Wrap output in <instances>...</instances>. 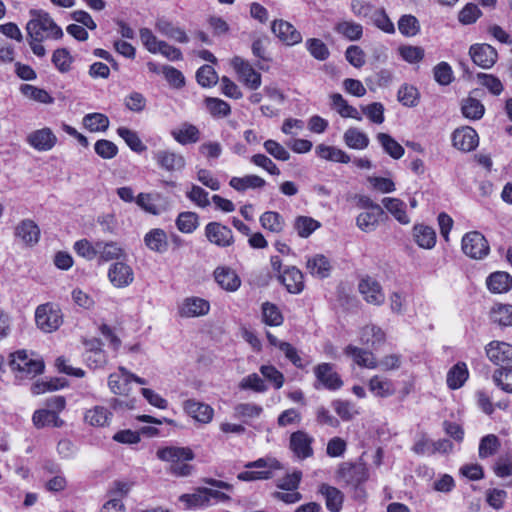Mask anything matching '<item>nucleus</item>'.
<instances>
[{
    "mask_svg": "<svg viewBox=\"0 0 512 512\" xmlns=\"http://www.w3.org/2000/svg\"><path fill=\"white\" fill-rule=\"evenodd\" d=\"M157 458L170 463L169 471L178 477L189 476L193 466L188 461L194 459V453L189 447L168 446L158 449Z\"/></svg>",
    "mask_w": 512,
    "mask_h": 512,
    "instance_id": "1",
    "label": "nucleus"
},
{
    "mask_svg": "<svg viewBox=\"0 0 512 512\" xmlns=\"http://www.w3.org/2000/svg\"><path fill=\"white\" fill-rule=\"evenodd\" d=\"M32 18L26 25L29 38L35 40L60 39L63 37L62 29L54 22L47 12L32 10Z\"/></svg>",
    "mask_w": 512,
    "mask_h": 512,
    "instance_id": "2",
    "label": "nucleus"
},
{
    "mask_svg": "<svg viewBox=\"0 0 512 512\" xmlns=\"http://www.w3.org/2000/svg\"><path fill=\"white\" fill-rule=\"evenodd\" d=\"M247 469H262L259 471H244L238 474L237 478L241 481L267 480L273 477L274 470L283 469L282 464L272 457L259 458L256 461L245 464Z\"/></svg>",
    "mask_w": 512,
    "mask_h": 512,
    "instance_id": "3",
    "label": "nucleus"
},
{
    "mask_svg": "<svg viewBox=\"0 0 512 512\" xmlns=\"http://www.w3.org/2000/svg\"><path fill=\"white\" fill-rule=\"evenodd\" d=\"M35 322L37 327L43 332H54L63 323L61 309L54 303L41 304L36 308Z\"/></svg>",
    "mask_w": 512,
    "mask_h": 512,
    "instance_id": "4",
    "label": "nucleus"
},
{
    "mask_svg": "<svg viewBox=\"0 0 512 512\" xmlns=\"http://www.w3.org/2000/svg\"><path fill=\"white\" fill-rule=\"evenodd\" d=\"M9 365L12 370L18 371L24 376L34 377L42 373L44 363L42 360L32 358L25 350H20L11 354Z\"/></svg>",
    "mask_w": 512,
    "mask_h": 512,
    "instance_id": "5",
    "label": "nucleus"
},
{
    "mask_svg": "<svg viewBox=\"0 0 512 512\" xmlns=\"http://www.w3.org/2000/svg\"><path fill=\"white\" fill-rule=\"evenodd\" d=\"M462 251L472 259H483L488 255L490 247L483 234L471 231L462 238Z\"/></svg>",
    "mask_w": 512,
    "mask_h": 512,
    "instance_id": "6",
    "label": "nucleus"
},
{
    "mask_svg": "<svg viewBox=\"0 0 512 512\" xmlns=\"http://www.w3.org/2000/svg\"><path fill=\"white\" fill-rule=\"evenodd\" d=\"M337 478L347 485L357 487L368 479V470L361 462H343L337 470Z\"/></svg>",
    "mask_w": 512,
    "mask_h": 512,
    "instance_id": "7",
    "label": "nucleus"
},
{
    "mask_svg": "<svg viewBox=\"0 0 512 512\" xmlns=\"http://www.w3.org/2000/svg\"><path fill=\"white\" fill-rule=\"evenodd\" d=\"M231 64L239 76V79L251 90H256L261 86L262 77L251 64L239 56H235Z\"/></svg>",
    "mask_w": 512,
    "mask_h": 512,
    "instance_id": "8",
    "label": "nucleus"
},
{
    "mask_svg": "<svg viewBox=\"0 0 512 512\" xmlns=\"http://www.w3.org/2000/svg\"><path fill=\"white\" fill-rule=\"evenodd\" d=\"M314 374L317 379V383L314 385L316 389L322 386L328 390H338L343 385L340 375L334 370V366L330 363L317 365L314 368Z\"/></svg>",
    "mask_w": 512,
    "mask_h": 512,
    "instance_id": "9",
    "label": "nucleus"
},
{
    "mask_svg": "<svg viewBox=\"0 0 512 512\" xmlns=\"http://www.w3.org/2000/svg\"><path fill=\"white\" fill-rule=\"evenodd\" d=\"M314 438L303 430L293 432L289 438V448L293 455L304 460L313 456L312 444Z\"/></svg>",
    "mask_w": 512,
    "mask_h": 512,
    "instance_id": "10",
    "label": "nucleus"
},
{
    "mask_svg": "<svg viewBox=\"0 0 512 512\" xmlns=\"http://www.w3.org/2000/svg\"><path fill=\"white\" fill-rule=\"evenodd\" d=\"M469 55L473 63L483 69H490L498 59L497 50L489 44L477 43L469 48Z\"/></svg>",
    "mask_w": 512,
    "mask_h": 512,
    "instance_id": "11",
    "label": "nucleus"
},
{
    "mask_svg": "<svg viewBox=\"0 0 512 512\" xmlns=\"http://www.w3.org/2000/svg\"><path fill=\"white\" fill-rule=\"evenodd\" d=\"M205 236L208 241L218 247H229L234 242L232 230L218 222H210L205 226Z\"/></svg>",
    "mask_w": 512,
    "mask_h": 512,
    "instance_id": "12",
    "label": "nucleus"
},
{
    "mask_svg": "<svg viewBox=\"0 0 512 512\" xmlns=\"http://www.w3.org/2000/svg\"><path fill=\"white\" fill-rule=\"evenodd\" d=\"M486 355L495 365L504 368L512 364V345L501 341H492L486 347Z\"/></svg>",
    "mask_w": 512,
    "mask_h": 512,
    "instance_id": "13",
    "label": "nucleus"
},
{
    "mask_svg": "<svg viewBox=\"0 0 512 512\" xmlns=\"http://www.w3.org/2000/svg\"><path fill=\"white\" fill-rule=\"evenodd\" d=\"M154 159L157 165L167 172H179L186 166L185 157L180 153L170 150L157 151Z\"/></svg>",
    "mask_w": 512,
    "mask_h": 512,
    "instance_id": "14",
    "label": "nucleus"
},
{
    "mask_svg": "<svg viewBox=\"0 0 512 512\" xmlns=\"http://www.w3.org/2000/svg\"><path fill=\"white\" fill-rule=\"evenodd\" d=\"M358 288L367 303L378 306L384 303L385 295L377 280L367 276L359 282Z\"/></svg>",
    "mask_w": 512,
    "mask_h": 512,
    "instance_id": "15",
    "label": "nucleus"
},
{
    "mask_svg": "<svg viewBox=\"0 0 512 512\" xmlns=\"http://www.w3.org/2000/svg\"><path fill=\"white\" fill-rule=\"evenodd\" d=\"M273 34L287 45H295L302 41L301 33L288 21L275 20L271 25Z\"/></svg>",
    "mask_w": 512,
    "mask_h": 512,
    "instance_id": "16",
    "label": "nucleus"
},
{
    "mask_svg": "<svg viewBox=\"0 0 512 512\" xmlns=\"http://www.w3.org/2000/svg\"><path fill=\"white\" fill-rule=\"evenodd\" d=\"M132 376L133 373L120 366L118 372L112 373L108 377L109 389L116 395H128L131 391Z\"/></svg>",
    "mask_w": 512,
    "mask_h": 512,
    "instance_id": "17",
    "label": "nucleus"
},
{
    "mask_svg": "<svg viewBox=\"0 0 512 512\" xmlns=\"http://www.w3.org/2000/svg\"><path fill=\"white\" fill-rule=\"evenodd\" d=\"M478 141L476 131L468 126L456 129L452 134L453 146L464 152L474 150L478 145Z\"/></svg>",
    "mask_w": 512,
    "mask_h": 512,
    "instance_id": "18",
    "label": "nucleus"
},
{
    "mask_svg": "<svg viewBox=\"0 0 512 512\" xmlns=\"http://www.w3.org/2000/svg\"><path fill=\"white\" fill-rule=\"evenodd\" d=\"M183 408L197 422L207 424L213 419L214 409L206 403L195 399H188L183 403Z\"/></svg>",
    "mask_w": 512,
    "mask_h": 512,
    "instance_id": "19",
    "label": "nucleus"
},
{
    "mask_svg": "<svg viewBox=\"0 0 512 512\" xmlns=\"http://www.w3.org/2000/svg\"><path fill=\"white\" fill-rule=\"evenodd\" d=\"M108 278L115 287L123 288L133 282L134 273L128 264L124 262H116L110 266Z\"/></svg>",
    "mask_w": 512,
    "mask_h": 512,
    "instance_id": "20",
    "label": "nucleus"
},
{
    "mask_svg": "<svg viewBox=\"0 0 512 512\" xmlns=\"http://www.w3.org/2000/svg\"><path fill=\"white\" fill-rule=\"evenodd\" d=\"M27 142L38 151H49L55 146L57 137L50 128L45 127L31 132Z\"/></svg>",
    "mask_w": 512,
    "mask_h": 512,
    "instance_id": "21",
    "label": "nucleus"
},
{
    "mask_svg": "<svg viewBox=\"0 0 512 512\" xmlns=\"http://www.w3.org/2000/svg\"><path fill=\"white\" fill-rule=\"evenodd\" d=\"M210 304L200 297H187L179 306V314L182 317H199L208 314Z\"/></svg>",
    "mask_w": 512,
    "mask_h": 512,
    "instance_id": "22",
    "label": "nucleus"
},
{
    "mask_svg": "<svg viewBox=\"0 0 512 512\" xmlns=\"http://www.w3.org/2000/svg\"><path fill=\"white\" fill-rule=\"evenodd\" d=\"M214 278L217 284L224 290L235 292L241 286V279L230 267L220 266L214 271Z\"/></svg>",
    "mask_w": 512,
    "mask_h": 512,
    "instance_id": "23",
    "label": "nucleus"
},
{
    "mask_svg": "<svg viewBox=\"0 0 512 512\" xmlns=\"http://www.w3.org/2000/svg\"><path fill=\"white\" fill-rule=\"evenodd\" d=\"M278 279L289 293L299 294L304 289L303 274L295 266L287 267L282 274L278 275Z\"/></svg>",
    "mask_w": 512,
    "mask_h": 512,
    "instance_id": "24",
    "label": "nucleus"
},
{
    "mask_svg": "<svg viewBox=\"0 0 512 512\" xmlns=\"http://www.w3.org/2000/svg\"><path fill=\"white\" fill-rule=\"evenodd\" d=\"M318 492L324 497L326 507L331 512H339L343 506L344 494L336 487L322 483Z\"/></svg>",
    "mask_w": 512,
    "mask_h": 512,
    "instance_id": "25",
    "label": "nucleus"
},
{
    "mask_svg": "<svg viewBox=\"0 0 512 512\" xmlns=\"http://www.w3.org/2000/svg\"><path fill=\"white\" fill-rule=\"evenodd\" d=\"M15 235L27 245H35L40 238L38 225L30 219L22 220L15 229Z\"/></svg>",
    "mask_w": 512,
    "mask_h": 512,
    "instance_id": "26",
    "label": "nucleus"
},
{
    "mask_svg": "<svg viewBox=\"0 0 512 512\" xmlns=\"http://www.w3.org/2000/svg\"><path fill=\"white\" fill-rule=\"evenodd\" d=\"M171 136L181 145L193 144L200 140V131L195 125L185 122L179 128L173 129Z\"/></svg>",
    "mask_w": 512,
    "mask_h": 512,
    "instance_id": "27",
    "label": "nucleus"
},
{
    "mask_svg": "<svg viewBox=\"0 0 512 512\" xmlns=\"http://www.w3.org/2000/svg\"><path fill=\"white\" fill-rule=\"evenodd\" d=\"M144 243L148 249L156 253H164L168 249L167 234L163 229L154 228L144 236Z\"/></svg>",
    "mask_w": 512,
    "mask_h": 512,
    "instance_id": "28",
    "label": "nucleus"
},
{
    "mask_svg": "<svg viewBox=\"0 0 512 512\" xmlns=\"http://www.w3.org/2000/svg\"><path fill=\"white\" fill-rule=\"evenodd\" d=\"M112 412L104 406H94L85 412L84 420L91 426L104 427L110 424Z\"/></svg>",
    "mask_w": 512,
    "mask_h": 512,
    "instance_id": "29",
    "label": "nucleus"
},
{
    "mask_svg": "<svg viewBox=\"0 0 512 512\" xmlns=\"http://www.w3.org/2000/svg\"><path fill=\"white\" fill-rule=\"evenodd\" d=\"M155 28L162 35L179 43H187L189 41V37L182 28L173 25L172 22L166 19H158L156 21Z\"/></svg>",
    "mask_w": 512,
    "mask_h": 512,
    "instance_id": "30",
    "label": "nucleus"
},
{
    "mask_svg": "<svg viewBox=\"0 0 512 512\" xmlns=\"http://www.w3.org/2000/svg\"><path fill=\"white\" fill-rule=\"evenodd\" d=\"M345 354L352 357L354 362L366 368L374 369L378 363L371 352L363 350L353 345H348L345 349Z\"/></svg>",
    "mask_w": 512,
    "mask_h": 512,
    "instance_id": "31",
    "label": "nucleus"
},
{
    "mask_svg": "<svg viewBox=\"0 0 512 512\" xmlns=\"http://www.w3.org/2000/svg\"><path fill=\"white\" fill-rule=\"evenodd\" d=\"M124 256L123 248L114 241H98V259L102 262L116 260Z\"/></svg>",
    "mask_w": 512,
    "mask_h": 512,
    "instance_id": "32",
    "label": "nucleus"
},
{
    "mask_svg": "<svg viewBox=\"0 0 512 512\" xmlns=\"http://www.w3.org/2000/svg\"><path fill=\"white\" fill-rule=\"evenodd\" d=\"M315 152L320 158L328 161L346 164L351 160L350 156L345 151L334 146L319 144L316 147Z\"/></svg>",
    "mask_w": 512,
    "mask_h": 512,
    "instance_id": "33",
    "label": "nucleus"
},
{
    "mask_svg": "<svg viewBox=\"0 0 512 512\" xmlns=\"http://www.w3.org/2000/svg\"><path fill=\"white\" fill-rule=\"evenodd\" d=\"M487 286L493 293H505L512 286V277L506 272H494L487 278Z\"/></svg>",
    "mask_w": 512,
    "mask_h": 512,
    "instance_id": "34",
    "label": "nucleus"
},
{
    "mask_svg": "<svg viewBox=\"0 0 512 512\" xmlns=\"http://www.w3.org/2000/svg\"><path fill=\"white\" fill-rule=\"evenodd\" d=\"M383 206L394 216V218L401 224L410 223L405 210V203L398 198L385 197L382 199Z\"/></svg>",
    "mask_w": 512,
    "mask_h": 512,
    "instance_id": "35",
    "label": "nucleus"
},
{
    "mask_svg": "<svg viewBox=\"0 0 512 512\" xmlns=\"http://www.w3.org/2000/svg\"><path fill=\"white\" fill-rule=\"evenodd\" d=\"M306 267L311 275L318 278H326L329 276L331 265L329 260L321 254L315 255L307 260Z\"/></svg>",
    "mask_w": 512,
    "mask_h": 512,
    "instance_id": "36",
    "label": "nucleus"
},
{
    "mask_svg": "<svg viewBox=\"0 0 512 512\" xmlns=\"http://www.w3.org/2000/svg\"><path fill=\"white\" fill-rule=\"evenodd\" d=\"M383 214L378 213L377 210L362 212L356 217V226L365 233L373 232L378 227Z\"/></svg>",
    "mask_w": 512,
    "mask_h": 512,
    "instance_id": "37",
    "label": "nucleus"
},
{
    "mask_svg": "<svg viewBox=\"0 0 512 512\" xmlns=\"http://www.w3.org/2000/svg\"><path fill=\"white\" fill-rule=\"evenodd\" d=\"M332 108L335 109L341 117L344 118H353L356 120H361L358 110L349 105L348 102L343 98V96L339 93H334L330 96Z\"/></svg>",
    "mask_w": 512,
    "mask_h": 512,
    "instance_id": "38",
    "label": "nucleus"
},
{
    "mask_svg": "<svg viewBox=\"0 0 512 512\" xmlns=\"http://www.w3.org/2000/svg\"><path fill=\"white\" fill-rule=\"evenodd\" d=\"M179 500L188 508H205L210 506L207 496V487H198L191 494H182Z\"/></svg>",
    "mask_w": 512,
    "mask_h": 512,
    "instance_id": "39",
    "label": "nucleus"
},
{
    "mask_svg": "<svg viewBox=\"0 0 512 512\" xmlns=\"http://www.w3.org/2000/svg\"><path fill=\"white\" fill-rule=\"evenodd\" d=\"M32 421L37 428H43L50 425L60 427L63 423L57 413L49 409H40L35 411Z\"/></svg>",
    "mask_w": 512,
    "mask_h": 512,
    "instance_id": "40",
    "label": "nucleus"
},
{
    "mask_svg": "<svg viewBox=\"0 0 512 512\" xmlns=\"http://www.w3.org/2000/svg\"><path fill=\"white\" fill-rule=\"evenodd\" d=\"M266 181L257 175H246L244 177H232L229 185L237 191H245L248 188H262Z\"/></svg>",
    "mask_w": 512,
    "mask_h": 512,
    "instance_id": "41",
    "label": "nucleus"
},
{
    "mask_svg": "<svg viewBox=\"0 0 512 512\" xmlns=\"http://www.w3.org/2000/svg\"><path fill=\"white\" fill-rule=\"evenodd\" d=\"M369 390L377 397H388L394 394L395 388L391 380L381 377L373 376L369 381Z\"/></svg>",
    "mask_w": 512,
    "mask_h": 512,
    "instance_id": "42",
    "label": "nucleus"
},
{
    "mask_svg": "<svg viewBox=\"0 0 512 512\" xmlns=\"http://www.w3.org/2000/svg\"><path fill=\"white\" fill-rule=\"evenodd\" d=\"M414 237L417 244L425 249H431L436 243V233L432 227L425 225H416L414 227Z\"/></svg>",
    "mask_w": 512,
    "mask_h": 512,
    "instance_id": "43",
    "label": "nucleus"
},
{
    "mask_svg": "<svg viewBox=\"0 0 512 512\" xmlns=\"http://www.w3.org/2000/svg\"><path fill=\"white\" fill-rule=\"evenodd\" d=\"M469 373L465 363H457L447 374V385L451 389L460 388L468 379Z\"/></svg>",
    "mask_w": 512,
    "mask_h": 512,
    "instance_id": "44",
    "label": "nucleus"
},
{
    "mask_svg": "<svg viewBox=\"0 0 512 512\" xmlns=\"http://www.w3.org/2000/svg\"><path fill=\"white\" fill-rule=\"evenodd\" d=\"M461 111L465 118L479 120L484 115L485 107L480 100L468 97L462 101Z\"/></svg>",
    "mask_w": 512,
    "mask_h": 512,
    "instance_id": "45",
    "label": "nucleus"
},
{
    "mask_svg": "<svg viewBox=\"0 0 512 512\" xmlns=\"http://www.w3.org/2000/svg\"><path fill=\"white\" fill-rule=\"evenodd\" d=\"M343 138L345 144L352 149L362 150L367 148L369 145L368 136L356 128H349L344 133Z\"/></svg>",
    "mask_w": 512,
    "mask_h": 512,
    "instance_id": "46",
    "label": "nucleus"
},
{
    "mask_svg": "<svg viewBox=\"0 0 512 512\" xmlns=\"http://www.w3.org/2000/svg\"><path fill=\"white\" fill-rule=\"evenodd\" d=\"M334 30L350 41L359 40L363 34L362 25L353 21H341L336 24Z\"/></svg>",
    "mask_w": 512,
    "mask_h": 512,
    "instance_id": "47",
    "label": "nucleus"
},
{
    "mask_svg": "<svg viewBox=\"0 0 512 512\" xmlns=\"http://www.w3.org/2000/svg\"><path fill=\"white\" fill-rule=\"evenodd\" d=\"M377 140L384 151L393 159H400L404 155V148L389 134L378 133Z\"/></svg>",
    "mask_w": 512,
    "mask_h": 512,
    "instance_id": "48",
    "label": "nucleus"
},
{
    "mask_svg": "<svg viewBox=\"0 0 512 512\" xmlns=\"http://www.w3.org/2000/svg\"><path fill=\"white\" fill-rule=\"evenodd\" d=\"M176 226L182 233H193L199 226V217L195 212H181L176 218Z\"/></svg>",
    "mask_w": 512,
    "mask_h": 512,
    "instance_id": "49",
    "label": "nucleus"
},
{
    "mask_svg": "<svg viewBox=\"0 0 512 512\" xmlns=\"http://www.w3.org/2000/svg\"><path fill=\"white\" fill-rule=\"evenodd\" d=\"M490 316L492 321L500 326H512V305L496 304L492 308Z\"/></svg>",
    "mask_w": 512,
    "mask_h": 512,
    "instance_id": "50",
    "label": "nucleus"
},
{
    "mask_svg": "<svg viewBox=\"0 0 512 512\" xmlns=\"http://www.w3.org/2000/svg\"><path fill=\"white\" fill-rule=\"evenodd\" d=\"M398 101L406 107H415L419 103L420 93L416 87L403 84L397 93Z\"/></svg>",
    "mask_w": 512,
    "mask_h": 512,
    "instance_id": "51",
    "label": "nucleus"
},
{
    "mask_svg": "<svg viewBox=\"0 0 512 512\" xmlns=\"http://www.w3.org/2000/svg\"><path fill=\"white\" fill-rule=\"evenodd\" d=\"M360 339L364 344H370L371 346H375L384 342L385 333L378 326H375L373 324L366 325L361 330Z\"/></svg>",
    "mask_w": 512,
    "mask_h": 512,
    "instance_id": "52",
    "label": "nucleus"
},
{
    "mask_svg": "<svg viewBox=\"0 0 512 512\" xmlns=\"http://www.w3.org/2000/svg\"><path fill=\"white\" fill-rule=\"evenodd\" d=\"M83 125L91 132L106 131L109 127V119L102 113H90L84 116Z\"/></svg>",
    "mask_w": 512,
    "mask_h": 512,
    "instance_id": "53",
    "label": "nucleus"
},
{
    "mask_svg": "<svg viewBox=\"0 0 512 512\" xmlns=\"http://www.w3.org/2000/svg\"><path fill=\"white\" fill-rule=\"evenodd\" d=\"M205 105L211 116L216 118H224L230 115V105L220 98L207 97Z\"/></svg>",
    "mask_w": 512,
    "mask_h": 512,
    "instance_id": "54",
    "label": "nucleus"
},
{
    "mask_svg": "<svg viewBox=\"0 0 512 512\" xmlns=\"http://www.w3.org/2000/svg\"><path fill=\"white\" fill-rule=\"evenodd\" d=\"M320 226V222L308 216H298L294 222V229L302 238L309 237Z\"/></svg>",
    "mask_w": 512,
    "mask_h": 512,
    "instance_id": "55",
    "label": "nucleus"
},
{
    "mask_svg": "<svg viewBox=\"0 0 512 512\" xmlns=\"http://www.w3.org/2000/svg\"><path fill=\"white\" fill-rule=\"evenodd\" d=\"M260 223L264 229L278 233L284 227V220L278 212L267 211L260 216Z\"/></svg>",
    "mask_w": 512,
    "mask_h": 512,
    "instance_id": "56",
    "label": "nucleus"
},
{
    "mask_svg": "<svg viewBox=\"0 0 512 512\" xmlns=\"http://www.w3.org/2000/svg\"><path fill=\"white\" fill-rule=\"evenodd\" d=\"M263 322L269 326H280L283 323V316L275 304L265 302L262 304Z\"/></svg>",
    "mask_w": 512,
    "mask_h": 512,
    "instance_id": "57",
    "label": "nucleus"
},
{
    "mask_svg": "<svg viewBox=\"0 0 512 512\" xmlns=\"http://www.w3.org/2000/svg\"><path fill=\"white\" fill-rule=\"evenodd\" d=\"M117 134L125 141L131 150L135 152H142L146 149L138 134L126 127H119Z\"/></svg>",
    "mask_w": 512,
    "mask_h": 512,
    "instance_id": "58",
    "label": "nucleus"
},
{
    "mask_svg": "<svg viewBox=\"0 0 512 512\" xmlns=\"http://www.w3.org/2000/svg\"><path fill=\"white\" fill-rule=\"evenodd\" d=\"M52 63L61 73H67L71 70V64L73 63V57L69 51L65 48L56 49L52 55Z\"/></svg>",
    "mask_w": 512,
    "mask_h": 512,
    "instance_id": "59",
    "label": "nucleus"
},
{
    "mask_svg": "<svg viewBox=\"0 0 512 512\" xmlns=\"http://www.w3.org/2000/svg\"><path fill=\"white\" fill-rule=\"evenodd\" d=\"M500 447V441L494 434L484 436L479 444V457L484 459L493 456Z\"/></svg>",
    "mask_w": 512,
    "mask_h": 512,
    "instance_id": "60",
    "label": "nucleus"
},
{
    "mask_svg": "<svg viewBox=\"0 0 512 512\" xmlns=\"http://www.w3.org/2000/svg\"><path fill=\"white\" fill-rule=\"evenodd\" d=\"M75 252L86 260H93L98 257V241L94 244L87 239H81L74 243Z\"/></svg>",
    "mask_w": 512,
    "mask_h": 512,
    "instance_id": "61",
    "label": "nucleus"
},
{
    "mask_svg": "<svg viewBox=\"0 0 512 512\" xmlns=\"http://www.w3.org/2000/svg\"><path fill=\"white\" fill-rule=\"evenodd\" d=\"M20 91L24 96L40 103L50 104L53 102V98L46 90L37 88L33 85L23 84L20 87Z\"/></svg>",
    "mask_w": 512,
    "mask_h": 512,
    "instance_id": "62",
    "label": "nucleus"
},
{
    "mask_svg": "<svg viewBox=\"0 0 512 512\" xmlns=\"http://www.w3.org/2000/svg\"><path fill=\"white\" fill-rule=\"evenodd\" d=\"M398 29L404 36L412 37L420 31V24L415 16L403 15L398 21Z\"/></svg>",
    "mask_w": 512,
    "mask_h": 512,
    "instance_id": "63",
    "label": "nucleus"
},
{
    "mask_svg": "<svg viewBox=\"0 0 512 512\" xmlns=\"http://www.w3.org/2000/svg\"><path fill=\"white\" fill-rule=\"evenodd\" d=\"M494 381L502 390L512 393V366L498 369L494 373Z\"/></svg>",
    "mask_w": 512,
    "mask_h": 512,
    "instance_id": "64",
    "label": "nucleus"
}]
</instances>
